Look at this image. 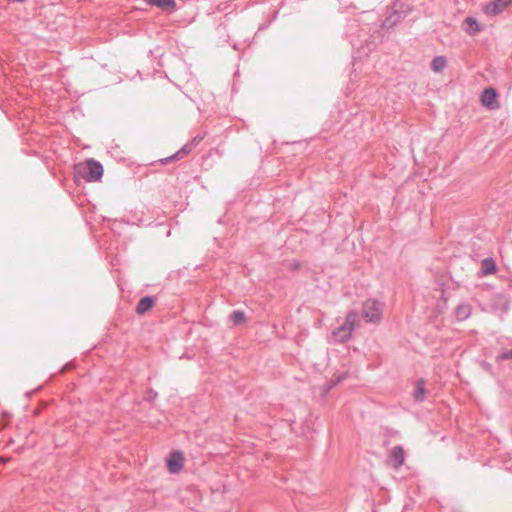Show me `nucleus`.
<instances>
[{
	"mask_svg": "<svg viewBox=\"0 0 512 512\" xmlns=\"http://www.w3.org/2000/svg\"><path fill=\"white\" fill-rule=\"evenodd\" d=\"M512 359V348L510 350H502L497 356L496 361L501 362Z\"/></svg>",
	"mask_w": 512,
	"mask_h": 512,
	"instance_id": "obj_20",
	"label": "nucleus"
},
{
	"mask_svg": "<svg viewBox=\"0 0 512 512\" xmlns=\"http://www.w3.org/2000/svg\"><path fill=\"white\" fill-rule=\"evenodd\" d=\"M147 3L151 6H156L164 11H175L177 4L175 0H147Z\"/></svg>",
	"mask_w": 512,
	"mask_h": 512,
	"instance_id": "obj_12",
	"label": "nucleus"
},
{
	"mask_svg": "<svg viewBox=\"0 0 512 512\" xmlns=\"http://www.w3.org/2000/svg\"><path fill=\"white\" fill-rule=\"evenodd\" d=\"M465 23L467 24L466 32L469 35H476L482 30L480 23L474 17H467Z\"/></svg>",
	"mask_w": 512,
	"mask_h": 512,
	"instance_id": "obj_14",
	"label": "nucleus"
},
{
	"mask_svg": "<svg viewBox=\"0 0 512 512\" xmlns=\"http://www.w3.org/2000/svg\"><path fill=\"white\" fill-rule=\"evenodd\" d=\"M194 148L188 143H186L185 145H183V147L177 151L175 154H173L172 156L170 157H167L164 162L165 163H168L169 161L171 160H176V159H179L181 157V155L183 154H188L190 153Z\"/></svg>",
	"mask_w": 512,
	"mask_h": 512,
	"instance_id": "obj_18",
	"label": "nucleus"
},
{
	"mask_svg": "<svg viewBox=\"0 0 512 512\" xmlns=\"http://www.w3.org/2000/svg\"><path fill=\"white\" fill-rule=\"evenodd\" d=\"M70 368H72V365H71V364H66V365H64V366L61 368L60 372H61V373H64V372H66V371H67L68 369H70Z\"/></svg>",
	"mask_w": 512,
	"mask_h": 512,
	"instance_id": "obj_26",
	"label": "nucleus"
},
{
	"mask_svg": "<svg viewBox=\"0 0 512 512\" xmlns=\"http://www.w3.org/2000/svg\"><path fill=\"white\" fill-rule=\"evenodd\" d=\"M498 97L499 94L495 88H485L481 93V103L489 110L497 109L499 108Z\"/></svg>",
	"mask_w": 512,
	"mask_h": 512,
	"instance_id": "obj_7",
	"label": "nucleus"
},
{
	"mask_svg": "<svg viewBox=\"0 0 512 512\" xmlns=\"http://www.w3.org/2000/svg\"><path fill=\"white\" fill-rule=\"evenodd\" d=\"M342 377H338L337 379H331L325 384V391H330L333 389L339 382H341Z\"/></svg>",
	"mask_w": 512,
	"mask_h": 512,
	"instance_id": "obj_23",
	"label": "nucleus"
},
{
	"mask_svg": "<svg viewBox=\"0 0 512 512\" xmlns=\"http://www.w3.org/2000/svg\"><path fill=\"white\" fill-rule=\"evenodd\" d=\"M482 366H483V368H484L485 370H487L488 372H491V371H492V366H491V364H490V363H488V362L484 361V362H482Z\"/></svg>",
	"mask_w": 512,
	"mask_h": 512,
	"instance_id": "obj_25",
	"label": "nucleus"
},
{
	"mask_svg": "<svg viewBox=\"0 0 512 512\" xmlns=\"http://www.w3.org/2000/svg\"><path fill=\"white\" fill-rule=\"evenodd\" d=\"M277 15H278V11H276V12L273 14V18H274V19H276Z\"/></svg>",
	"mask_w": 512,
	"mask_h": 512,
	"instance_id": "obj_29",
	"label": "nucleus"
},
{
	"mask_svg": "<svg viewBox=\"0 0 512 512\" xmlns=\"http://www.w3.org/2000/svg\"><path fill=\"white\" fill-rule=\"evenodd\" d=\"M32 393H33L32 391H31V392H27V393H26V396H27V397H30V395H31Z\"/></svg>",
	"mask_w": 512,
	"mask_h": 512,
	"instance_id": "obj_30",
	"label": "nucleus"
},
{
	"mask_svg": "<svg viewBox=\"0 0 512 512\" xmlns=\"http://www.w3.org/2000/svg\"><path fill=\"white\" fill-rule=\"evenodd\" d=\"M204 139V136L203 135H196L192 138V140L189 142V144L195 148L202 140Z\"/></svg>",
	"mask_w": 512,
	"mask_h": 512,
	"instance_id": "obj_24",
	"label": "nucleus"
},
{
	"mask_svg": "<svg viewBox=\"0 0 512 512\" xmlns=\"http://www.w3.org/2000/svg\"><path fill=\"white\" fill-rule=\"evenodd\" d=\"M121 222L125 223L127 225H137V226H140L143 224V220L141 218H137L136 220L129 219V218H122Z\"/></svg>",
	"mask_w": 512,
	"mask_h": 512,
	"instance_id": "obj_22",
	"label": "nucleus"
},
{
	"mask_svg": "<svg viewBox=\"0 0 512 512\" xmlns=\"http://www.w3.org/2000/svg\"><path fill=\"white\" fill-rule=\"evenodd\" d=\"M233 48H234L235 50H238V49H239L238 44H237V43H234V44H233Z\"/></svg>",
	"mask_w": 512,
	"mask_h": 512,
	"instance_id": "obj_28",
	"label": "nucleus"
},
{
	"mask_svg": "<svg viewBox=\"0 0 512 512\" xmlns=\"http://www.w3.org/2000/svg\"><path fill=\"white\" fill-rule=\"evenodd\" d=\"M363 318L370 323H379L382 319V305L375 299H367L363 303Z\"/></svg>",
	"mask_w": 512,
	"mask_h": 512,
	"instance_id": "obj_5",
	"label": "nucleus"
},
{
	"mask_svg": "<svg viewBox=\"0 0 512 512\" xmlns=\"http://www.w3.org/2000/svg\"><path fill=\"white\" fill-rule=\"evenodd\" d=\"M495 297L498 299L499 304L501 305L503 310H508L510 305L509 301L507 300L506 296L503 294H496Z\"/></svg>",
	"mask_w": 512,
	"mask_h": 512,
	"instance_id": "obj_21",
	"label": "nucleus"
},
{
	"mask_svg": "<svg viewBox=\"0 0 512 512\" xmlns=\"http://www.w3.org/2000/svg\"><path fill=\"white\" fill-rule=\"evenodd\" d=\"M229 321L233 325H241L246 322V315L242 310H234L229 316Z\"/></svg>",
	"mask_w": 512,
	"mask_h": 512,
	"instance_id": "obj_17",
	"label": "nucleus"
},
{
	"mask_svg": "<svg viewBox=\"0 0 512 512\" xmlns=\"http://www.w3.org/2000/svg\"><path fill=\"white\" fill-rule=\"evenodd\" d=\"M402 2H406V3H409L408 0H401Z\"/></svg>",
	"mask_w": 512,
	"mask_h": 512,
	"instance_id": "obj_31",
	"label": "nucleus"
},
{
	"mask_svg": "<svg viewBox=\"0 0 512 512\" xmlns=\"http://www.w3.org/2000/svg\"><path fill=\"white\" fill-rule=\"evenodd\" d=\"M166 465L171 474L179 473L184 465L183 453L179 450L172 451L167 457Z\"/></svg>",
	"mask_w": 512,
	"mask_h": 512,
	"instance_id": "obj_6",
	"label": "nucleus"
},
{
	"mask_svg": "<svg viewBox=\"0 0 512 512\" xmlns=\"http://www.w3.org/2000/svg\"><path fill=\"white\" fill-rule=\"evenodd\" d=\"M300 267V263L299 262H295L292 266V268L295 270V269H298Z\"/></svg>",
	"mask_w": 512,
	"mask_h": 512,
	"instance_id": "obj_27",
	"label": "nucleus"
},
{
	"mask_svg": "<svg viewBox=\"0 0 512 512\" xmlns=\"http://www.w3.org/2000/svg\"><path fill=\"white\" fill-rule=\"evenodd\" d=\"M156 298L152 295L142 297L136 305V313L143 315L148 312L155 305Z\"/></svg>",
	"mask_w": 512,
	"mask_h": 512,
	"instance_id": "obj_10",
	"label": "nucleus"
},
{
	"mask_svg": "<svg viewBox=\"0 0 512 512\" xmlns=\"http://www.w3.org/2000/svg\"><path fill=\"white\" fill-rule=\"evenodd\" d=\"M425 394V382L423 379H419L416 382V389L413 393L414 400L419 403L423 402L425 400Z\"/></svg>",
	"mask_w": 512,
	"mask_h": 512,
	"instance_id": "obj_15",
	"label": "nucleus"
},
{
	"mask_svg": "<svg viewBox=\"0 0 512 512\" xmlns=\"http://www.w3.org/2000/svg\"><path fill=\"white\" fill-rule=\"evenodd\" d=\"M103 165L94 158H89L84 164L75 167V177L84 179L87 182H97L103 177Z\"/></svg>",
	"mask_w": 512,
	"mask_h": 512,
	"instance_id": "obj_2",
	"label": "nucleus"
},
{
	"mask_svg": "<svg viewBox=\"0 0 512 512\" xmlns=\"http://www.w3.org/2000/svg\"><path fill=\"white\" fill-rule=\"evenodd\" d=\"M157 398H158V392L156 390H154L153 388H147L145 390L144 396H143L144 401L151 403L154 400H156Z\"/></svg>",
	"mask_w": 512,
	"mask_h": 512,
	"instance_id": "obj_19",
	"label": "nucleus"
},
{
	"mask_svg": "<svg viewBox=\"0 0 512 512\" xmlns=\"http://www.w3.org/2000/svg\"><path fill=\"white\" fill-rule=\"evenodd\" d=\"M389 462L395 469L400 468L405 462V451L402 446H394L389 455Z\"/></svg>",
	"mask_w": 512,
	"mask_h": 512,
	"instance_id": "obj_9",
	"label": "nucleus"
},
{
	"mask_svg": "<svg viewBox=\"0 0 512 512\" xmlns=\"http://www.w3.org/2000/svg\"><path fill=\"white\" fill-rule=\"evenodd\" d=\"M511 3L512 0H492L484 5L483 11L489 16H496L499 15Z\"/></svg>",
	"mask_w": 512,
	"mask_h": 512,
	"instance_id": "obj_8",
	"label": "nucleus"
},
{
	"mask_svg": "<svg viewBox=\"0 0 512 512\" xmlns=\"http://www.w3.org/2000/svg\"><path fill=\"white\" fill-rule=\"evenodd\" d=\"M358 321V313L351 310L347 313L344 322L335 328L331 333L334 343H344L351 338Z\"/></svg>",
	"mask_w": 512,
	"mask_h": 512,
	"instance_id": "obj_4",
	"label": "nucleus"
},
{
	"mask_svg": "<svg viewBox=\"0 0 512 512\" xmlns=\"http://www.w3.org/2000/svg\"><path fill=\"white\" fill-rule=\"evenodd\" d=\"M411 11V6L409 3L402 2L401 0H394L392 6V12L388 14V16L381 21L380 29H382V33L393 28L397 23L402 21Z\"/></svg>",
	"mask_w": 512,
	"mask_h": 512,
	"instance_id": "obj_3",
	"label": "nucleus"
},
{
	"mask_svg": "<svg viewBox=\"0 0 512 512\" xmlns=\"http://www.w3.org/2000/svg\"><path fill=\"white\" fill-rule=\"evenodd\" d=\"M379 22L380 16L374 10L365 11L348 21L345 34L352 47L358 50L360 57L367 56L382 41L383 33Z\"/></svg>",
	"mask_w": 512,
	"mask_h": 512,
	"instance_id": "obj_1",
	"label": "nucleus"
},
{
	"mask_svg": "<svg viewBox=\"0 0 512 512\" xmlns=\"http://www.w3.org/2000/svg\"><path fill=\"white\" fill-rule=\"evenodd\" d=\"M447 65V59L445 56H436L431 61V69L434 72H441Z\"/></svg>",
	"mask_w": 512,
	"mask_h": 512,
	"instance_id": "obj_16",
	"label": "nucleus"
},
{
	"mask_svg": "<svg viewBox=\"0 0 512 512\" xmlns=\"http://www.w3.org/2000/svg\"><path fill=\"white\" fill-rule=\"evenodd\" d=\"M497 270L496 262L493 258L488 257L481 262V273L482 275H489L495 273Z\"/></svg>",
	"mask_w": 512,
	"mask_h": 512,
	"instance_id": "obj_13",
	"label": "nucleus"
},
{
	"mask_svg": "<svg viewBox=\"0 0 512 512\" xmlns=\"http://www.w3.org/2000/svg\"><path fill=\"white\" fill-rule=\"evenodd\" d=\"M472 308L468 303H461L457 305L454 310V315L458 321H465L471 315Z\"/></svg>",
	"mask_w": 512,
	"mask_h": 512,
	"instance_id": "obj_11",
	"label": "nucleus"
}]
</instances>
